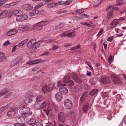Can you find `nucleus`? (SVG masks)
Listing matches in <instances>:
<instances>
[{"mask_svg":"<svg viewBox=\"0 0 126 126\" xmlns=\"http://www.w3.org/2000/svg\"><path fill=\"white\" fill-rule=\"evenodd\" d=\"M43 5V4L42 3H40V4L37 5L34 8L36 9H38L40 8V7L42 6Z\"/></svg>","mask_w":126,"mask_h":126,"instance_id":"obj_40","label":"nucleus"},{"mask_svg":"<svg viewBox=\"0 0 126 126\" xmlns=\"http://www.w3.org/2000/svg\"><path fill=\"white\" fill-rule=\"evenodd\" d=\"M67 83V85L70 86H72L74 85V82L73 81L71 80H70L66 83Z\"/></svg>","mask_w":126,"mask_h":126,"instance_id":"obj_34","label":"nucleus"},{"mask_svg":"<svg viewBox=\"0 0 126 126\" xmlns=\"http://www.w3.org/2000/svg\"><path fill=\"white\" fill-rule=\"evenodd\" d=\"M87 96L88 94L86 92L84 93L83 94L80 98V102L81 103L85 102H88L89 99L87 98Z\"/></svg>","mask_w":126,"mask_h":126,"instance_id":"obj_7","label":"nucleus"},{"mask_svg":"<svg viewBox=\"0 0 126 126\" xmlns=\"http://www.w3.org/2000/svg\"><path fill=\"white\" fill-rule=\"evenodd\" d=\"M70 79L69 76H66L64 77L63 80V81L65 83H66L68 82V80Z\"/></svg>","mask_w":126,"mask_h":126,"instance_id":"obj_31","label":"nucleus"},{"mask_svg":"<svg viewBox=\"0 0 126 126\" xmlns=\"http://www.w3.org/2000/svg\"><path fill=\"white\" fill-rule=\"evenodd\" d=\"M105 0H99L97 1L95 3H94L93 4L94 6L95 7H96L101 3V2L103 1H104Z\"/></svg>","mask_w":126,"mask_h":126,"instance_id":"obj_29","label":"nucleus"},{"mask_svg":"<svg viewBox=\"0 0 126 126\" xmlns=\"http://www.w3.org/2000/svg\"><path fill=\"white\" fill-rule=\"evenodd\" d=\"M14 15L17 16H18L20 14V12L18 10L14 11L13 12Z\"/></svg>","mask_w":126,"mask_h":126,"instance_id":"obj_37","label":"nucleus"},{"mask_svg":"<svg viewBox=\"0 0 126 126\" xmlns=\"http://www.w3.org/2000/svg\"><path fill=\"white\" fill-rule=\"evenodd\" d=\"M17 109L16 108H13L12 110L7 112V115L9 116H11L14 115L16 112Z\"/></svg>","mask_w":126,"mask_h":126,"instance_id":"obj_10","label":"nucleus"},{"mask_svg":"<svg viewBox=\"0 0 126 126\" xmlns=\"http://www.w3.org/2000/svg\"><path fill=\"white\" fill-rule=\"evenodd\" d=\"M113 12L112 10H110L108 12L107 16V17L108 19H110L113 17Z\"/></svg>","mask_w":126,"mask_h":126,"instance_id":"obj_21","label":"nucleus"},{"mask_svg":"<svg viewBox=\"0 0 126 126\" xmlns=\"http://www.w3.org/2000/svg\"><path fill=\"white\" fill-rule=\"evenodd\" d=\"M36 49V47L34 46H32V47L30 48V51L31 52H33L35 51Z\"/></svg>","mask_w":126,"mask_h":126,"instance_id":"obj_46","label":"nucleus"},{"mask_svg":"<svg viewBox=\"0 0 126 126\" xmlns=\"http://www.w3.org/2000/svg\"><path fill=\"white\" fill-rule=\"evenodd\" d=\"M36 120L35 119L32 118L30 119L28 122V124L31 126H34L36 123Z\"/></svg>","mask_w":126,"mask_h":126,"instance_id":"obj_23","label":"nucleus"},{"mask_svg":"<svg viewBox=\"0 0 126 126\" xmlns=\"http://www.w3.org/2000/svg\"><path fill=\"white\" fill-rule=\"evenodd\" d=\"M64 83H65L62 80L60 81L57 83V86L59 87L62 85H65V84Z\"/></svg>","mask_w":126,"mask_h":126,"instance_id":"obj_33","label":"nucleus"},{"mask_svg":"<svg viewBox=\"0 0 126 126\" xmlns=\"http://www.w3.org/2000/svg\"><path fill=\"white\" fill-rule=\"evenodd\" d=\"M60 93L64 94H67L68 92L67 89L63 86H61L60 87L59 89Z\"/></svg>","mask_w":126,"mask_h":126,"instance_id":"obj_11","label":"nucleus"},{"mask_svg":"<svg viewBox=\"0 0 126 126\" xmlns=\"http://www.w3.org/2000/svg\"><path fill=\"white\" fill-rule=\"evenodd\" d=\"M42 90L45 94L47 92L51 91L50 87H49V85H45L43 86L42 88Z\"/></svg>","mask_w":126,"mask_h":126,"instance_id":"obj_13","label":"nucleus"},{"mask_svg":"<svg viewBox=\"0 0 126 126\" xmlns=\"http://www.w3.org/2000/svg\"><path fill=\"white\" fill-rule=\"evenodd\" d=\"M12 104V103L11 102L9 103L7 106H3L1 107L0 108V112L1 113L3 111L6 109H7L8 107H9Z\"/></svg>","mask_w":126,"mask_h":126,"instance_id":"obj_26","label":"nucleus"},{"mask_svg":"<svg viewBox=\"0 0 126 126\" xmlns=\"http://www.w3.org/2000/svg\"><path fill=\"white\" fill-rule=\"evenodd\" d=\"M29 27L27 25H20L19 28V30L21 31H24L29 30Z\"/></svg>","mask_w":126,"mask_h":126,"instance_id":"obj_9","label":"nucleus"},{"mask_svg":"<svg viewBox=\"0 0 126 126\" xmlns=\"http://www.w3.org/2000/svg\"><path fill=\"white\" fill-rule=\"evenodd\" d=\"M34 12L35 15H36L38 14L39 13V11L38 10H36V8H34Z\"/></svg>","mask_w":126,"mask_h":126,"instance_id":"obj_63","label":"nucleus"},{"mask_svg":"<svg viewBox=\"0 0 126 126\" xmlns=\"http://www.w3.org/2000/svg\"><path fill=\"white\" fill-rule=\"evenodd\" d=\"M113 39V36H112L111 37H109L107 39V41L109 42H111L112 41V40Z\"/></svg>","mask_w":126,"mask_h":126,"instance_id":"obj_53","label":"nucleus"},{"mask_svg":"<svg viewBox=\"0 0 126 126\" xmlns=\"http://www.w3.org/2000/svg\"><path fill=\"white\" fill-rule=\"evenodd\" d=\"M74 112L71 111L68 112L66 115H65L67 119H69L74 117Z\"/></svg>","mask_w":126,"mask_h":126,"instance_id":"obj_22","label":"nucleus"},{"mask_svg":"<svg viewBox=\"0 0 126 126\" xmlns=\"http://www.w3.org/2000/svg\"><path fill=\"white\" fill-rule=\"evenodd\" d=\"M8 12V11L6 10L2 11L0 14V19L5 18L7 15Z\"/></svg>","mask_w":126,"mask_h":126,"instance_id":"obj_20","label":"nucleus"},{"mask_svg":"<svg viewBox=\"0 0 126 126\" xmlns=\"http://www.w3.org/2000/svg\"><path fill=\"white\" fill-rule=\"evenodd\" d=\"M21 16V15H20L18 16H17L16 18V20L18 21H22Z\"/></svg>","mask_w":126,"mask_h":126,"instance_id":"obj_49","label":"nucleus"},{"mask_svg":"<svg viewBox=\"0 0 126 126\" xmlns=\"http://www.w3.org/2000/svg\"><path fill=\"white\" fill-rule=\"evenodd\" d=\"M50 21L47 20L39 22L35 24L33 27V29H37V31L40 30L42 29L43 26L48 24Z\"/></svg>","mask_w":126,"mask_h":126,"instance_id":"obj_3","label":"nucleus"},{"mask_svg":"<svg viewBox=\"0 0 126 126\" xmlns=\"http://www.w3.org/2000/svg\"><path fill=\"white\" fill-rule=\"evenodd\" d=\"M54 40L53 39H48L45 41V43H48L52 42H54Z\"/></svg>","mask_w":126,"mask_h":126,"instance_id":"obj_42","label":"nucleus"},{"mask_svg":"<svg viewBox=\"0 0 126 126\" xmlns=\"http://www.w3.org/2000/svg\"><path fill=\"white\" fill-rule=\"evenodd\" d=\"M27 41L28 40L26 39L23 41H22L19 44V47H21L23 46L26 43Z\"/></svg>","mask_w":126,"mask_h":126,"instance_id":"obj_36","label":"nucleus"},{"mask_svg":"<svg viewBox=\"0 0 126 126\" xmlns=\"http://www.w3.org/2000/svg\"><path fill=\"white\" fill-rule=\"evenodd\" d=\"M23 124H20L18 123H16L15 124V126H22L23 125Z\"/></svg>","mask_w":126,"mask_h":126,"instance_id":"obj_60","label":"nucleus"},{"mask_svg":"<svg viewBox=\"0 0 126 126\" xmlns=\"http://www.w3.org/2000/svg\"><path fill=\"white\" fill-rule=\"evenodd\" d=\"M98 91L97 89H93L90 92V94L92 95H94L97 94Z\"/></svg>","mask_w":126,"mask_h":126,"instance_id":"obj_27","label":"nucleus"},{"mask_svg":"<svg viewBox=\"0 0 126 126\" xmlns=\"http://www.w3.org/2000/svg\"><path fill=\"white\" fill-rule=\"evenodd\" d=\"M84 11V10L83 9H78L76 11V13H78V14H81L83 13Z\"/></svg>","mask_w":126,"mask_h":126,"instance_id":"obj_39","label":"nucleus"},{"mask_svg":"<svg viewBox=\"0 0 126 126\" xmlns=\"http://www.w3.org/2000/svg\"><path fill=\"white\" fill-rule=\"evenodd\" d=\"M55 97L58 101H60L62 99V94L60 92L57 93L55 95Z\"/></svg>","mask_w":126,"mask_h":126,"instance_id":"obj_12","label":"nucleus"},{"mask_svg":"<svg viewBox=\"0 0 126 126\" xmlns=\"http://www.w3.org/2000/svg\"><path fill=\"white\" fill-rule=\"evenodd\" d=\"M38 69V68L37 67H35L33 68L32 69V70L33 71H35L37 70Z\"/></svg>","mask_w":126,"mask_h":126,"instance_id":"obj_62","label":"nucleus"},{"mask_svg":"<svg viewBox=\"0 0 126 126\" xmlns=\"http://www.w3.org/2000/svg\"><path fill=\"white\" fill-rule=\"evenodd\" d=\"M64 103V106L67 109H70L73 106V103L72 101L69 99H66L65 100Z\"/></svg>","mask_w":126,"mask_h":126,"instance_id":"obj_5","label":"nucleus"},{"mask_svg":"<svg viewBox=\"0 0 126 126\" xmlns=\"http://www.w3.org/2000/svg\"><path fill=\"white\" fill-rule=\"evenodd\" d=\"M74 81L77 83L80 84L82 82V80L78 77L75 79Z\"/></svg>","mask_w":126,"mask_h":126,"instance_id":"obj_35","label":"nucleus"},{"mask_svg":"<svg viewBox=\"0 0 126 126\" xmlns=\"http://www.w3.org/2000/svg\"><path fill=\"white\" fill-rule=\"evenodd\" d=\"M64 26L63 24H60L58 26V28L59 29H61L63 28Z\"/></svg>","mask_w":126,"mask_h":126,"instance_id":"obj_54","label":"nucleus"},{"mask_svg":"<svg viewBox=\"0 0 126 126\" xmlns=\"http://www.w3.org/2000/svg\"><path fill=\"white\" fill-rule=\"evenodd\" d=\"M89 105V104L88 102H86L85 104L83 105L82 108V110L84 112H86L89 109L88 107Z\"/></svg>","mask_w":126,"mask_h":126,"instance_id":"obj_19","label":"nucleus"},{"mask_svg":"<svg viewBox=\"0 0 126 126\" xmlns=\"http://www.w3.org/2000/svg\"><path fill=\"white\" fill-rule=\"evenodd\" d=\"M39 41H38V42L36 43V42L35 44L33 46L35 47H36V49L38 48L40 46V45L39 43Z\"/></svg>","mask_w":126,"mask_h":126,"instance_id":"obj_48","label":"nucleus"},{"mask_svg":"<svg viewBox=\"0 0 126 126\" xmlns=\"http://www.w3.org/2000/svg\"><path fill=\"white\" fill-rule=\"evenodd\" d=\"M57 84L56 83H54L52 84L49 85V87H50L51 91L54 89V88L57 86Z\"/></svg>","mask_w":126,"mask_h":126,"instance_id":"obj_32","label":"nucleus"},{"mask_svg":"<svg viewBox=\"0 0 126 126\" xmlns=\"http://www.w3.org/2000/svg\"><path fill=\"white\" fill-rule=\"evenodd\" d=\"M43 99V96H42L40 95L37 97L36 99V101L37 102H40L42 101Z\"/></svg>","mask_w":126,"mask_h":126,"instance_id":"obj_30","label":"nucleus"},{"mask_svg":"<svg viewBox=\"0 0 126 126\" xmlns=\"http://www.w3.org/2000/svg\"><path fill=\"white\" fill-rule=\"evenodd\" d=\"M90 84L92 85H94L96 83L95 80L94 79H90Z\"/></svg>","mask_w":126,"mask_h":126,"instance_id":"obj_41","label":"nucleus"},{"mask_svg":"<svg viewBox=\"0 0 126 126\" xmlns=\"http://www.w3.org/2000/svg\"><path fill=\"white\" fill-rule=\"evenodd\" d=\"M5 54L2 52H0V62H1L5 60L7 58L6 56H4Z\"/></svg>","mask_w":126,"mask_h":126,"instance_id":"obj_18","label":"nucleus"},{"mask_svg":"<svg viewBox=\"0 0 126 126\" xmlns=\"http://www.w3.org/2000/svg\"><path fill=\"white\" fill-rule=\"evenodd\" d=\"M47 6H48V7L49 8H51L54 7V5H53V3H52L51 4H49Z\"/></svg>","mask_w":126,"mask_h":126,"instance_id":"obj_59","label":"nucleus"},{"mask_svg":"<svg viewBox=\"0 0 126 126\" xmlns=\"http://www.w3.org/2000/svg\"><path fill=\"white\" fill-rule=\"evenodd\" d=\"M118 20V21H122L124 20L125 19V18L124 17H120L119 19H117Z\"/></svg>","mask_w":126,"mask_h":126,"instance_id":"obj_61","label":"nucleus"},{"mask_svg":"<svg viewBox=\"0 0 126 126\" xmlns=\"http://www.w3.org/2000/svg\"><path fill=\"white\" fill-rule=\"evenodd\" d=\"M65 114L63 112H60L58 114V119L59 121L61 123H63L67 119Z\"/></svg>","mask_w":126,"mask_h":126,"instance_id":"obj_6","label":"nucleus"},{"mask_svg":"<svg viewBox=\"0 0 126 126\" xmlns=\"http://www.w3.org/2000/svg\"><path fill=\"white\" fill-rule=\"evenodd\" d=\"M22 20H23L27 19L28 18V17L27 15H21Z\"/></svg>","mask_w":126,"mask_h":126,"instance_id":"obj_43","label":"nucleus"},{"mask_svg":"<svg viewBox=\"0 0 126 126\" xmlns=\"http://www.w3.org/2000/svg\"><path fill=\"white\" fill-rule=\"evenodd\" d=\"M10 44V43L8 41H7L6 42H5L3 44V45L4 46H6L7 45H8Z\"/></svg>","mask_w":126,"mask_h":126,"instance_id":"obj_56","label":"nucleus"},{"mask_svg":"<svg viewBox=\"0 0 126 126\" xmlns=\"http://www.w3.org/2000/svg\"><path fill=\"white\" fill-rule=\"evenodd\" d=\"M29 15L31 16H34L35 15L34 12V11L32 12H30L29 13Z\"/></svg>","mask_w":126,"mask_h":126,"instance_id":"obj_55","label":"nucleus"},{"mask_svg":"<svg viewBox=\"0 0 126 126\" xmlns=\"http://www.w3.org/2000/svg\"><path fill=\"white\" fill-rule=\"evenodd\" d=\"M74 31H72L69 32H64L61 33L60 35L61 36V37H68L71 38L74 36Z\"/></svg>","mask_w":126,"mask_h":126,"instance_id":"obj_4","label":"nucleus"},{"mask_svg":"<svg viewBox=\"0 0 126 126\" xmlns=\"http://www.w3.org/2000/svg\"><path fill=\"white\" fill-rule=\"evenodd\" d=\"M13 93L12 92H9L8 93L7 95H5L4 96L5 98H7L8 96H9L12 94Z\"/></svg>","mask_w":126,"mask_h":126,"instance_id":"obj_57","label":"nucleus"},{"mask_svg":"<svg viewBox=\"0 0 126 126\" xmlns=\"http://www.w3.org/2000/svg\"><path fill=\"white\" fill-rule=\"evenodd\" d=\"M17 31L16 29H12L7 32V35L8 36H11L16 33Z\"/></svg>","mask_w":126,"mask_h":126,"instance_id":"obj_16","label":"nucleus"},{"mask_svg":"<svg viewBox=\"0 0 126 126\" xmlns=\"http://www.w3.org/2000/svg\"><path fill=\"white\" fill-rule=\"evenodd\" d=\"M119 24V21L118 19H115L111 22L110 25L113 27L112 28L116 26L117 24Z\"/></svg>","mask_w":126,"mask_h":126,"instance_id":"obj_24","label":"nucleus"},{"mask_svg":"<svg viewBox=\"0 0 126 126\" xmlns=\"http://www.w3.org/2000/svg\"><path fill=\"white\" fill-rule=\"evenodd\" d=\"M30 41L32 42V46H33L36 42V39H33L31 40Z\"/></svg>","mask_w":126,"mask_h":126,"instance_id":"obj_50","label":"nucleus"},{"mask_svg":"<svg viewBox=\"0 0 126 126\" xmlns=\"http://www.w3.org/2000/svg\"><path fill=\"white\" fill-rule=\"evenodd\" d=\"M33 8V6L29 4H25L22 6L23 9L27 11H30L32 10Z\"/></svg>","mask_w":126,"mask_h":126,"instance_id":"obj_8","label":"nucleus"},{"mask_svg":"<svg viewBox=\"0 0 126 126\" xmlns=\"http://www.w3.org/2000/svg\"><path fill=\"white\" fill-rule=\"evenodd\" d=\"M47 105L48 106L47 109H45L44 110L48 116L49 114H51L54 111L57 110V107L55 105L52 103V102L50 103L49 101H48L43 102L40 105L37 104L36 105V106H39V107H36L37 109H41L45 108Z\"/></svg>","mask_w":126,"mask_h":126,"instance_id":"obj_1","label":"nucleus"},{"mask_svg":"<svg viewBox=\"0 0 126 126\" xmlns=\"http://www.w3.org/2000/svg\"><path fill=\"white\" fill-rule=\"evenodd\" d=\"M92 24V22H90L89 23H87L86 22L85 25L88 27H90L92 26L91 25Z\"/></svg>","mask_w":126,"mask_h":126,"instance_id":"obj_58","label":"nucleus"},{"mask_svg":"<svg viewBox=\"0 0 126 126\" xmlns=\"http://www.w3.org/2000/svg\"><path fill=\"white\" fill-rule=\"evenodd\" d=\"M58 46H53L52 48L53 50H56L58 48Z\"/></svg>","mask_w":126,"mask_h":126,"instance_id":"obj_64","label":"nucleus"},{"mask_svg":"<svg viewBox=\"0 0 126 126\" xmlns=\"http://www.w3.org/2000/svg\"><path fill=\"white\" fill-rule=\"evenodd\" d=\"M18 3L17 1H16L10 3V6H14L16 5Z\"/></svg>","mask_w":126,"mask_h":126,"instance_id":"obj_51","label":"nucleus"},{"mask_svg":"<svg viewBox=\"0 0 126 126\" xmlns=\"http://www.w3.org/2000/svg\"><path fill=\"white\" fill-rule=\"evenodd\" d=\"M9 91V90L7 88H5L1 90L0 91V96L4 95Z\"/></svg>","mask_w":126,"mask_h":126,"instance_id":"obj_17","label":"nucleus"},{"mask_svg":"<svg viewBox=\"0 0 126 126\" xmlns=\"http://www.w3.org/2000/svg\"><path fill=\"white\" fill-rule=\"evenodd\" d=\"M117 6H120L124 4L125 2L124 0H117L116 1Z\"/></svg>","mask_w":126,"mask_h":126,"instance_id":"obj_28","label":"nucleus"},{"mask_svg":"<svg viewBox=\"0 0 126 126\" xmlns=\"http://www.w3.org/2000/svg\"><path fill=\"white\" fill-rule=\"evenodd\" d=\"M114 83L117 84H119L121 82L120 79L118 78L117 77H115L112 79Z\"/></svg>","mask_w":126,"mask_h":126,"instance_id":"obj_25","label":"nucleus"},{"mask_svg":"<svg viewBox=\"0 0 126 126\" xmlns=\"http://www.w3.org/2000/svg\"><path fill=\"white\" fill-rule=\"evenodd\" d=\"M102 82L105 84L109 83L110 82V79L106 76H104L102 79Z\"/></svg>","mask_w":126,"mask_h":126,"instance_id":"obj_15","label":"nucleus"},{"mask_svg":"<svg viewBox=\"0 0 126 126\" xmlns=\"http://www.w3.org/2000/svg\"><path fill=\"white\" fill-rule=\"evenodd\" d=\"M108 62L110 63H111L113 61V59L111 55H110L108 59Z\"/></svg>","mask_w":126,"mask_h":126,"instance_id":"obj_44","label":"nucleus"},{"mask_svg":"<svg viewBox=\"0 0 126 126\" xmlns=\"http://www.w3.org/2000/svg\"><path fill=\"white\" fill-rule=\"evenodd\" d=\"M34 126H43L42 124L40 122H36Z\"/></svg>","mask_w":126,"mask_h":126,"instance_id":"obj_45","label":"nucleus"},{"mask_svg":"<svg viewBox=\"0 0 126 126\" xmlns=\"http://www.w3.org/2000/svg\"><path fill=\"white\" fill-rule=\"evenodd\" d=\"M30 110V109L29 107H25L22 108L19 111L21 114L22 117H25L31 115L32 114V112Z\"/></svg>","mask_w":126,"mask_h":126,"instance_id":"obj_2","label":"nucleus"},{"mask_svg":"<svg viewBox=\"0 0 126 126\" xmlns=\"http://www.w3.org/2000/svg\"><path fill=\"white\" fill-rule=\"evenodd\" d=\"M27 46L29 47H30L32 46H33L32 44V42L30 41L27 44Z\"/></svg>","mask_w":126,"mask_h":126,"instance_id":"obj_52","label":"nucleus"},{"mask_svg":"<svg viewBox=\"0 0 126 126\" xmlns=\"http://www.w3.org/2000/svg\"><path fill=\"white\" fill-rule=\"evenodd\" d=\"M32 101L30 97L28 95H25L24 99V101L26 104L30 103Z\"/></svg>","mask_w":126,"mask_h":126,"instance_id":"obj_14","label":"nucleus"},{"mask_svg":"<svg viewBox=\"0 0 126 126\" xmlns=\"http://www.w3.org/2000/svg\"><path fill=\"white\" fill-rule=\"evenodd\" d=\"M72 78L74 80L75 79H76V78H77L78 77L77 74L75 73H73L72 75Z\"/></svg>","mask_w":126,"mask_h":126,"instance_id":"obj_47","label":"nucleus"},{"mask_svg":"<svg viewBox=\"0 0 126 126\" xmlns=\"http://www.w3.org/2000/svg\"><path fill=\"white\" fill-rule=\"evenodd\" d=\"M104 32V29H100V31L99 32L97 36L98 37L100 36Z\"/></svg>","mask_w":126,"mask_h":126,"instance_id":"obj_38","label":"nucleus"}]
</instances>
